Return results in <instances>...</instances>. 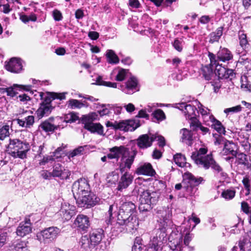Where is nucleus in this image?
Listing matches in <instances>:
<instances>
[{
  "instance_id": "nucleus-52",
  "label": "nucleus",
  "mask_w": 251,
  "mask_h": 251,
  "mask_svg": "<svg viewBox=\"0 0 251 251\" xmlns=\"http://www.w3.org/2000/svg\"><path fill=\"white\" fill-rule=\"evenodd\" d=\"M7 236V232L3 229L0 228V249L5 244Z\"/></svg>"
},
{
  "instance_id": "nucleus-59",
  "label": "nucleus",
  "mask_w": 251,
  "mask_h": 251,
  "mask_svg": "<svg viewBox=\"0 0 251 251\" xmlns=\"http://www.w3.org/2000/svg\"><path fill=\"white\" fill-rule=\"evenodd\" d=\"M14 246L16 251H21L26 247V245L25 242L19 241Z\"/></svg>"
},
{
  "instance_id": "nucleus-16",
  "label": "nucleus",
  "mask_w": 251,
  "mask_h": 251,
  "mask_svg": "<svg viewBox=\"0 0 251 251\" xmlns=\"http://www.w3.org/2000/svg\"><path fill=\"white\" fill-rule=\"evenodd\" d=\"M60 231L61 230L59 228L51 226L41 231L40 234L45 241L46 240L51 241L56 238Z\"/></svg>"
},
{
  "instance_id": "nucleus-11",
  "label": "nucleus",
  "mask_w": 251,
  "mask_h": 251,
  "mask_svg": "<svg viewBox=\"0 0 251 251\" xmlns=\"http://www.w3.org/2000/svg\"><path fill=\"white\" fill-rule=\"evenodd\" d=\"M74 225L79 231L86 232L90 226L89 218L86 215L79 214L75 220Z\"/></svg>"
},
{
  "instance_id": "nucleus-24",
  "label": "nucleus",
  "mask_w": 251,
  "mask_h": 251,
  "mask_svg": "<svg viewBox=\"0 0 251 251\" xmlns=\"http://www.w3.org/2000/svg\"><path fill=\"white\" fill-rule=\"evenodd\" d=\"M128 149L125 146H115L109 149L110 153L107 154V157L109 159H119L121 155L125 154V152Z\"/></svg>"
},
{
  "instance_id": "nucleus-28",
  "label": "nucleus",
  "mask_w": 251,
  "mask_h": 251,
  "mask_svg": "<svg viewBox=\"0 0 251 251\" xmlns=\"http://www.w3.org/2000/svg\"><path fill=\"white\" fill-rule=\"evenodd\" d=\"M138 175H143L149 176H153L155 172L153 169L150 163H145L138 167L136 171Z\"/></svg>"
},
{
  "instance_id": "nucleus-43",
  "label": "nucleus",
  "mask_w": 251,
  "mask_h": 251,
  "mask_svg": "<svg viewBox=\"0 0 251 251\" xmlns=\"http://www.w3.org/2000/svg\"><path fill=\"white\" fill-rule=\"evenodd\" d=\"M19 88L20 85L14 84L12 86L3 89V92H6L8 96L14 97L18 94L17 90Z\"/></svg>"
},
{
  "instance_id": "nucleus-42",
  "label": "nucleus",
  "mask_w": 251,
  "mask_h": 251,
  "mask_svg": "<svg viewBox=\"0 0 251 251\" xmlns=\"http://www.w3.org/2000/svg\"><path fill=\"white\" fill-rule=\"evenodd\" d=\"M99 113L97 112H92L89 114L87 116H85L83 119V123H93V121L99 120Z\"/></svg>"
},
{
  "instance_id": "nucleus-36",
  "label": "nucleus",
  "mask_w": 251,
  "mask_h": 251,
  "mask_svg": "<svg viewBox=\"0 0 251 251\" xmlns=\"http://www.w3.org/2000/svg\"><path fill=\"white\" fill-rule=\"evenodd\" d=\"M60 118L62 120L59 121L60 124H62L63 123H72L75 122L76 121L78 120V116L74 112H71L65 115L64 117H60Z\"/></svg>"
},
{
  "instance_id": "nucleus-37",
  "label": "nucleus",
  "mask_w": 251,
  "mask_h": 251,
  "mask_svg": "<svg viewBox=\"0 0 251 251\" xmlns=\"http://www.w3.org/2000/svg\"><path fill=\"white\" fill-rule=\"evenodd\" d=\"M214 68L216 79L219 80L221 79H224L225 76H226V73L227 71V69L219 64L216 65Z\"/></svg>"
},
{
  "instance_id": "nucleus-60",
  "label": "nucleus",
  "mask_w": 251,
  "mask_h": 251,
  "mask_svg": "<svg viewBox=\"0 0 251 251\" xmlns=\"http://www.w3.org/2000/svg\"><path fill=\"white\" fill-rule=\"evenodd\" d=\"M211 83L214 87V91L215 93H217L222 86L220 80L219 79H215L212 80Z\"/></svg>"
},
{
  "instance_id": "nucleus-57",
  "label": "nucleus",
  "mask_w": 251,
  "mask_h": 251,
  "mask_svg": "<svg viewBox=\"0 0 251 251\" xmlns=\"http://www.w3.org/2000/svg\"><path fill=\"white\" fill-rule=\"evenodd\" d=\"M52 16L55 21H60L63 19L61 12L57 9H54L52 11Z\"/></svg>"
},
{
  "instance_id": "nucleus-3",
  "label": "nucleus",
  "mask_w": 251,
  "mask_h": 251,
  "mask_svg": "<svg viewBox=\"0 0 251 251\" xmlns=\"http://www.w3.org/2000/svg\"><path fill=\"white\" fill-rule=\"evenodd\" d=\"M30 150L29 144L18 139H10L8 145V153L14 158H26V153Z\"/></svg>"
},
{
  "instance_id": "nucleus-7",
  "label": "nucleus",
  "mask_w": 251,
  "mask_h": 251,
  "mask_svg": "<svg viewBox=\"0 0 251 251\" xmlns=\"http://www.w3.org/2000/svg\"><path fill=\"white\" fill-rule=\"evenodd\" d=\"M100 201L98 197L89 191L88 194L78 196L76 203L78 207L89 208L98 204Z\"/></svg>"
},
{
  "instance_id": "nucleus-53",
  "label": "nucleus",
  "mask_w": 251,
  "mask_h": 251,
  "mask_svg": "<svg viewBox=\"0 0 251 251\" xmlns=\"http://www.w3.org/2000/svg\"><path fill=\"white\" fill-rule=\"evenodd\" d=\"M150 247L148 249V251H158V242L157 237H153L151 241Z\"/></svg>"
},
{
  "instance_id": "nucleus-21",
  "label": "nucleus",
  "mask_w": 251,
  "mask_h": 251,
  "mask_svg": "<svg viewBox=\"0 0 251 251\" xmlns=\"http://www.w3.org/2000/svg\"><path fill=\"white\" fill-rule=\"evenodd\" d=\"M237 146L232 141H226L224 142V147L221 152L222 156L225 155H233L237 156Z\"/></svg>"
},
{
  "instance_id": "nucleus-48",
  "label": "nucleus",
  "mask_w": 251,
  "mask_h": 251,
  "mask_svg": "<svg viewBox=\"0 0 251 251\" xmlns=\"http://www.w3.org/2000/svg\"><path fill=\"white\" fill-rule=\"evenodd\" d=\"M190 126L191 132H197L199 129L201 123L197 119L190 120Z\"/></svg>"
},
{
  "instance_id": "nucleus-32",
  "label": "nucleus",
  "mask_w": 251,
  "mask_h": 251,
  "mask_svg": "<svg viewBox=\"0 0 251 251\" xmlns=\"http://www.w3.org/2000/svg\"><path fill=\"white\" fill-rule=\"evenodd\" d=\"M224 26H220L216 30L210 33L209 42L213 44L215 42H218L223 34Z\"/></svg>"
},
{
  "instance_id": "nucleus-10",
  "label": "nucleus",
  "mask_w": 251,
  "mask_h": 251,
  "mask_svg": "<svg viewBox=\"0 0 251 251\" xmlns=\"http://www.w3.org/2000/svg\"><path fill=\"white\" fill-rule=\"evenodd\" d=\"M90 187L88 183L85 179H80L75 181L72 186V192L75 199L76 197L81 196L88 194Z\"/></svg>"
},
{
  "instance_id": "nucleus-55",
  "label": "nucleus",
  "mask_w": 251,
  "mask_h": 251,
  "mask_svg": "<svg viewBox=\"0 0 251 251\" xmlns=\"http://www.w3.org/2000/svg\"><path fill=\"white\" fill-rule=\"evenodd\" d=\"M242 107L240 105H237L231 108H226L224 110V112L228 114L229 113H236L241 111Z\"/></svg>"
},
{
  "instance_id": "nucleus-22",
  "label": "nucleus",
  "mask_w": 251,
  "mask_h": 251,
  "mask_svg": "<svg viewBox=\"0 0 251 251\" xmlns=\"http://www.w3.org/2000/svg\"><path fill=\"white\" fill-rule=\"evenodd\" d=\"M214 67L210 65L202 66L201 69L200 75L201 77L206 80H213L216 79L215 71L213 72Z\"/></svg>"
},
{
  "instance_id": "nucleus-30",
  "label": "nucleus",
  "mask_w": 251,
  "mask_h": 251,
  "mask_svg": "<svg viewBox=\"0 0 251 251\" xmlns=\"http://www.w3.org/2000/svg\"><path fill=\"white\" fill-rule=\"evenodd\" d=\"M180 133L181 134V141L185 142L188 146H191L193 140V136L194 133L186 128L180 129Z\"/></svg>"
},
{
  "instance_id": "nucleus-50",
  "label": "nucleus",
  "mask_w": 251,
  "mask_h": 251,
  "mask_svg": "<svg viewBox=\"0 0 251 251\" xmlns=\"http://www.w3.org/2000/svg\"><path fill=\"white\" fill-rule=\"evenodd\" d=\"M100 106L102 108V109L98 111L100 117L109 114L110 109L111 108V106L109 104H102L100 105Z\"/></svg>"
},
{
  "instance_id": "nucleus-64",
  "label": "nucleus",
  "mask_w": 251,
  "mask_h": 251,
  "mask_svg": "<svg viewBox=\"0 0 251 251\" xmlns=\"http://www.w3.org/2000/svg\"><path fill=\"white\" fill-rule=\"evenodd\" d=\"M193 238L192 235L190 233H186L184 238V244L185 246H188L189 243Z\"/></svg>"
},
{
  "instance_id": "nucleus-45",
  "label": "nucleus",
  "mask_w": 251,
  "mask_h": 251,
  "mask_svg": "<svg viewBox=\"0 0 251 251\" xmlns=\"http://www.w3.org/2000/svg\"><path fill=\"white\" fill-rule=\"evenodd\" d=\"M9 130L10 126L8 125H4L0 127V140L3 141L9 136Z\"/></svg>"
},
{
  "instance_id": "nucleus-15",
  "label": "nucleus",
  "mask_w": 251,
  "mask_h": 251,
  "mask_svg": "<svg viewBox=\"0 0 251 251\" xmlns=\"http://www.w3.org/2000/svg\"><path fill=\"white\" fill-rule=\"evenodd\" d=\"M204 179L201 177H196L193 174L188 172L185 173L183 175V181L182 183L184 184L185 181L188 183L190 191L191 190L192 187L198 186L202 183Z\"/></svg>"
},
{
  "instance_id": "nucleus-47",
  "label": "nucleus",
  "mask_w": 251,
  "mask_h": 251,
  "mask_svg": "<svg viewBox=\"0 0 251 251\" xmlns=\"http://www.w3.org/2000/svg\"><path fill=\"white\" fill-rule=\"evenodd\" d=\"M241 210L248 215L249 223H250V217L251 214V207L247 202L243 201L241 203Z\"/></svg>"
},
{
  "instance_id": "nucleus-4",
  "label": "nucleus",
  "mask_w": 251,
  "mask_h": 251,
  "mask_svg": "<svg viewBox=\"0 0 251 251\" xmlns=\"http://www.w3.org/2000/svg\"><path fill=\"white\" fill-rule=\"evenodd\" d=\"M159 196L155 192H150L149 190L144 191L140 196L139 209L141 212L149 211L152 209V205L156 203Z\"/></svg>"
},
{
  "instance_id": "nucleus-63",
  "label": "nucleus",
  "mask_w": 251,
  "mask_h": 251,
  "mask_svg": "<svg viewBox=\"0 0 251 251\" xmlns=\"http://www.w3.org/2000/svg\"><path fill=\"white\" fill-rule=\"evenodd\" d=\"M208 56L210 60V64L209 65H210L211 67H214V65H216V56L212 53L209 52Z\"/></svg>"
},
{
  "instance_id": "nucleus-31",
  "label": "nucleus",
  "mask_w": 251,
  "mask_h": 251,
  "mask_svg": "<svg viewBox=\"0 0 251 251\" xmlns=\"http://www.w3.org/2000/svg\"><path fill=\"white\" fill-rule=\"evenodd\" d=\"M217 58L221 61L225 62L232 58L230 51L226 48H220L217 54Z\"/></svg>"
},
{
  "instance_id": "nucleus-49",
  "label": "nucleus",
  "mask_w": 251,
  "mask_h": 251,
  "mask_svg": "<svg viewBox=\"0 0 251 251\" xmlns=\"http://www.w3.org/2000/svg\"><path fill=\"white\" fill-rule=\"evenodd\" d=\"M235 193L234 189H227L222 193L221 196L226 200H231L235 197Z\"/></svg>"
},
{
  "instance_id": "nucleus-8",
  "label": "nucleus",
  "mask_w": 251,
  "mask_h": 251,
  "mask_svg": "<svg viewBox=\"0 0 251 251\" xmlns=\"http://www.w3.org/2000/svg\"><path fill=\"white\" fill-rule=\"evenodd\" d=\"M137 152L134 151L130 153L128 149L125 152V154L122 156L120 161L119 162V169L121 173L123 174L125 172H127L130 170L131 165L133 164Z\"/></svg>"
},
{
  "instance_id": "nucleus-33",
  "label": "nucleus",
  "mask_w": 251,
  "mask_h": 251,
  "mask_svg": "<svg viewBox=\"0 0 251 251\" xmlns=\"http://www.w3.org/2000/svg\"><path fill=\"white\" fill-rule=\"evenodd\" d=\"M209 119L212 122L211 127L220 134H225V128L219 120H217L212 115L209 116Z\"/></svg>"
},
{
  "instance_id": "nucleus-39",
  "label": "nucleus",
  "mask_w": 251,
  "mask_h": 251,
  "mask_svg": "<svg viewBox=\"0 0 251 251\" xmlns=\"http://www.w3.org/2000/svg\"><path fill=\"white\" fill-rule=\"evenodd\" d=\"M92 243L90 240V237L87 235L82 236L79 241V244L81 248L86 251H88L89 249L94 247Z\"/></svg>"
},
{
  "instance_id": "nucleus-54",
  "label": "nucleus",
  "mask_w": 251,
  "mask_h": 251,
  "mask_svg": "<svg viewBox=\"0 0 251 251\" xmlns=\"http://www.w3.org/2000/svg\"><path fill=\"white\" fill-rule=\"evenodd\" d=\"M239 38L240 40V45L242 47H245L248 44V40L247 39V36L244 33L239 32Z\"/></svg>"
},
{
  "instance_id": "nucleus-23",
  "label": "nucleus",
  "mask_w": 251,
  "mask_h": 251,
  "mask_svg": "<svg viewBox=\"0 0 251 251\" xmlns=\"http://www.w3.org/2000/svg\"><path fill=\"white\" fill-rule=\"evenodd\" d=\"M138 81L134 77H131L126 82V86L122 91L126 94H132L136 91H139L137 88Z\"/></svg>"
},
{
  "instance_id": "nucleus-20",
  "label": "nucleus",
  "mask_w": 251,
  "mask_h": 251,
  "mask_svg": "<svg viewBox=\"0 0 251 251\" xmlns=\"http://www.w3.org/2000/svg\"><path fill=\"white\" fill-rule=\"evenodd\" d=\"M32 231L31 223L30 220H26L25 222L20 223L16 229V234L18 236L23 237L29 234Z\"/></svg>"
},
{
  "instance_id": "nucleus-56",
  "label": "nucleus",
  "mask_w": 251,
  "mask_h": 251,
  "mask_svg": "<svg viewBox=\"0 0 251 251\" xmlns=\"http://www.w3.org/2000/svg\"><path fill=\"white\" fill-rule=\"evenodd\" d=\"M25 126L26 128L32 127L35 122L34 117L33 116H28L25 118Z\"/></svg>"
},
{
  "instance_id": "nucleus-19",
  "label": "nucleus",
  "mask_w": 251,
  "mask_h": 251,
  "mask_svg": "<svg viewBox=\"0 0 251 251\" xmlns=\"http://www.w3.org/2000/svg\"><path fill=\"white\" fill-rule=\"evenodd\" d=\"M121 176L118 182L117 189L118 191H122L123 190L127 188L133 181V177L131 174L128 172H125Z\"/></svg>"
},
{
  "instance_id": "nucleus-13",
  "label": "nucleus",
  "mask_w": 251,
  "mask_h": 251,
  "mask_svg": "<svg viewBox=\"0 0 251 251\" xmlns=\"http://www.w3.org/2000/svg\"><path fill=\"white\" fill-rule=\"evenodd\" d=\"M5 68L10 72L19 73L23 69L22 60L20 58L13 57L8 62H5Z\"/></svg>"
},
{
  "instance_id": "nucleus-14",
  "label": "nucleus",
  "mask_w": 251,
  "mask_h": 251,
  "mask_svg": "<svg viewBox=\"0 0 251 251\" xmlns=\"http://www.w3.org/2000/svg\"><path fill=\"white\" fill-rule=\"evenodd\" d=\"M155 139V137L152 136V134L150 136L148 134H145L139 136L136 142L137 146L140 149H145L150 147Z\"/></svg>"
},
{
  "instance_id": "nucleus-1",
  "label": "nucleus",
  "mask_w": 251,
  "mask_h": 251,
  "mask_svg": "<svg viewBox=\"0 0 251 251\" xmlns=\"http://www.w3.org/2000/svg\"><path fill=\"white\" fill-rule=\"evenodd\" d=\"M130 196H126L122 198L125 200L120 207L117 215V222L120 225H125L127 232H133L138 226L139 222L135 213L136 206L131 201H126Z\"/></svg>"
},
{
  "instance_id": "nucleus-34",
  "label": "nucleus",
  "mask_w": 251,
  "mask_h": 251,
  "mask_svg": "<svg viewBox=\"0 0 251 251\" xmlns=\"http://www.w3.org/2000/svg\"><path fill=\"white\" fill-rule=\"evenodd\" d=\"M174 160L176 164L181 167L190 166V164L186 162V158L181 153H176L174 156Z\"/></svg>"
},
{
  "instance_id": "nucleus-61",
  "label": "nucleus",
  "mask_w": 251,
  "mask_h": 251,
  "mask_svg": "<svg viewBox=\"0 0 251 251\" xmlns=\"http://www.w3.org/2000/svg\"><path fill=\"white\" fill-rule=\"evenodd\" d=\"M126 75V71L124 69L120 70L116 76V80L117 81L123 80Z\"/></svg>"
},
{
  "instance_id": "nucleus-58",
  "label": "nucleus",
  "mask_w": 251,
  "mask_h": 251,
  "mask_svg": "<svg viewBox=\"0 0 251 251\" xmlns=\"http://www.w3.org/2000/svg\"><path fill=\"white\" fill-rule=\"evenodd\" d=\"M173 47L174 48L179 52H180L182 50V41L176 38L173 44Z\"/></svg>"
},
{
  "instance_id": "nucleus-41",
  "label": "nucleus",
  "mask_w": 251,
  "mask_h": 251,
  "mask_svg": "<svg viewBox=\"0 0 251 251\" xmlns=\"http://www.w3.org/2000/svg\"><path fill=\"white\" fill-rule=\"evenodd\" d=\"M106 57L107 61L110 64H117L119 62V58L115 52L112 50H108L106 51Z\"/></svg>"
},
{
  "instance_id": "nucleus-40",
  "label": "nucleus",
  "mask_w": 251,
  "mask_h": 251,
  "mask_svg": "<svg viewBox=\"0 0 251 251\" xmlns=\"http://www.w3.org/2000/svg\"><path fill=\"white\" fill-rule=\"evenodd\" d=\"M89 150V146L88 145H85L83 146H79L78 148L74 149L73 151L69 152L68 157H74L75 156L80 155L85 153V151Z\"/></svg>"
},
{
  "instance_id": "nucleus-9",
  "label": "nucleus",
  "mask_w": 251,
  "mask_h": 251,
  "mask_svg": "<svg viewBox=\"0 0 251 251\" xmlns=\"http://www.w3.org/2000/svg\"><path fill=\"white\" fill-rule=\"evenodd\" d=\"M207 149L206 148H201L198 151L193 152L191 157L194 162L202 168H207V156L212 157V153L203 156L207 152Z\"/></svg>"
},
{
  "instance_id": "nucleus-6",
  "label": "nucleus",
  "mask_w": 251,
  "mask_h": 251,
  "mask_svg": "<svg viewBox=\"0 0 251 251\" xmlns=\"http://www.w3.org/2000/svg\"><path fill=\"white\" fill-rule=\"evenodd\" d=\"M62 120L60 117H50L40 124L39 128L46 132H54L56 130L64 127L63 125L60 124L59 121Z\"/></svg>"
},
{
  "instance_id": "nucleus-25",
  "label": "nucleus",
  "mask_w": 251,
  "mask_h": 251,
  "mask_svg": "<svg viewBox=\"0 0 251 251\" xmlns=\"http://www.w3.org/2000/svg\"><path fill=\"white\" fill-rule=\"evenodd\" d=\"M84 128L93 133L103 135V127L100 123H84Z\"/></svg>"
},
{
  "instance_id": "nucleus-18",
  "label": "nucleus",
  "mask_w": 251,
  "mask_h": 251,
  "mask_svg": "<svg viewBox=\"0 0 251 251\" xmlns=\"http://www.w3.org/2000/svg\"><path fill=\"white\" fill-rule=\"evenodd\" d=\"M59 215L65 221L70 220L75 213V208L73 205L64 203L59 211Z\"/></svg>"
},
{
  "instance_id": "nucleus-29",
  "label": "nucleus",
  "mask_w": 251,
  "mask_h": 251,
  "mask_svg": "<svg viewBox=\"0 0 251 251\" xmlns=\"http://www.w3.org/2000/svg\"><path fill=\"white\" fill-rule=\"evenodd\" d=\"M183 112L186 118L189 120H193V119H197L196 117L199 113L197 108L190 104L186 105L183 110Z\"/></svg>"
},
{
  "instance_id": "nucleus-17",
  "label": "nucleus",
  "mask_w": 251,
  "mask_h": 251,
  "mask_svg": "<svg viewBox=\"0 0 251 251\" xmlns=\"http://www.w3.org/2000/svg\"><path fill=\"white\" fill-rule=\"evenodd\" d=\"M206 160V164L208 165V167L204 168L205 169H208L211 167L216 172L217 176H220L223 179L226 177L227 174L223 171L222 168L217 163L213 157L207 156Z\"/></svg>"
},
{
  "instance_id": "nucleus-26",
  "label": "nucleus",
  "mask_w": 251,
  "mask_h": 251,
  "mask_svg": "<svg viewBox=\"0 0 251 251\" xmlns=\"http://www.w3.org/2000/svg\"><path fill=\"white\" fill-rule=\"evenodd\" d=\"M241 251H251V230L248 232V237H244L238 242Z\"/></svg>"
},
{
  "instance_id": "nucleus-35",
  "label": "nucleus",
  "mask_w": 251,
  "mask_h": 251,
  "mask_svg": "<svg viewBox=\"0 0 251 251\" xmlns=\"http://www.w3.org/2000/svg\"><path fill=\"white\" fill-rule=\"evenodd\" d=\"M242 182L246 191V196L249 195L251 192V172L247 173L243 178Z\"/></svg>"
},
{
  "instance_id": "nucleus-12",
  "label": "nucleus",
  "mask_w": 251,
  "mask_h": 251,
  "mask_svg": "<svg viewBox=\"0 0 251 251\" xmlns=\"http://www.w3.org/2000/svg\"><path fill=\"white\" fill-rule=\"evenodd\" d=\"M51 174L53 175V177H57L61 179H67L71 175V172L61 164L56 163L53 166Z\"/></svg>"
},
{
  "instance_id": "nucleus-46",
  "label": "nucleus",
  "mask_w": 251,
  "mask_h": 251,
  "mask_svg": "<svg viewBox=\"0 0 251 251\" xmlns=\"http://www.w3.org/2000/svg\"><path fill=\"white\" fill-rule=\"evenodd\" d=\"M85 105V103L77 100L71 99L68 101V106L72 109L80 108Z\"/></svg>"
},
{
  "instance_id": "nucleus-62",
  "label": "nucleus",
  "mask_w": 251,
  "mask_h": 251,
  "mask_svg": "<svg viewBox=\"0 0 251 251\" xmlns=\"http://www.w3.org/2000/svg\"><path fill=\"white\" fill-rule=\"evenodd\" d=\"M152 136L155 137V140H157L158 142V144L160 147H163L165 145V140L163 136L161 135H156L155 134H152Z\"/></svg>"
},
{
  "instance_id": "nucleus-27",
  "label": "nucleus",
  "mask_w": 251,
  "mask_h": 251,
  "mask_svg": "<svg viewBox=\"0 0 251 251\" xmlns=\"http://www.w3.org/2000/svg\"><path fill=\"white\" fill-rule=\"evenodd\" d=\"M103 230L102 229H98L93 230L90 234V240L93 244L94 247L99 244L104 236Z\"/></svg>"
},
{
  "instance_id": "nucleus-5",
  "label": "nucleus",
  "mask_w": 251,
  "mask_h": 251,
  "mask_svg": "<svg viewBox=\"0 0 251 251\" xmlns=\"http://www.w3.org/2000/svg\"><path fill=\"white\" fill-rule=\"evenodd\" d=\"M106 126L111 127L116 130L132 131L140 126V124L138 120H121L119 122L115 121L113 123L108 121L106 123Z\"/></svg>"
},
{
  "instance_id": "nucleus-51",
  "label": "nucleus",
  "mask_w": 251,
  "mask_h": 251,
  "mask_svg": "<svg viewBox=\"0 0 251 251\" xmlns=\"http://www.w3.org/2000/svg\"><path fill=\"white\" fill-rule=\"evenodd\" d=\"M153 117L158 121H163L166 118L165 113L162 110L158 109L152 114Z\"/></svg>"
},
{
  "instance_id": "nucleus-38",
  "label": "nucleus",
  "mask_w": 251,
  "mask_h": 251,
  "mask_svg": "<svg viewBox=\"0 0 251 251\" xmlns=\"http://www.w3.org/2000/svg\"><path fill=\"white\" fill-rule=\"evenodd\" d=\"M237 159L239 165H243L247 169L251 168V163L248 160L247 155L243 153L238 154Z\"/></svg>"
},
{
  "instance_id": "nucleus-2",
  "label": "nucleus",
  "mask_w": 251,
  "mask_h": 251,
  "mask_svg": "<svg viewBox=\"0 0 251 251\" xmlns=\"http://www.w3.org/2000/svg\"><path fill=\"white\" fill-rule=\"evenodd\" d=\"M66 93H57L55 92H50L49 96L46 97L39 106L35 111L36 117L40 120L44 117L48 116L54 108V106L52 105V101L55 99L60 100H64L66 98Z\"/></svg>"
},
{
  "instance_id": "nucleus-44",
  "label": "nucleus",
  "mask_w": 251,
  "mask_h": 251,
  "mask_svg": "<svg viewBox=\"0 0 251 251\" xmlns=\"http://www.w3.org/2000/svg\"><path fill=\"white\" fill-rule=\"evenodd\" d=\"M159 223V229L161 232H165L166 227L168 224L171 223V221L166 217L162 215L161 218H160Z\"/></svg>"
}]
</instances>
